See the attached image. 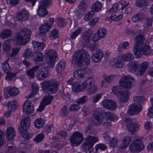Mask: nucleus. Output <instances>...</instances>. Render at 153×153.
I'll use <instances>...</instances> for the list:
<instances>
[{"label": "nucleus", "mask_w": 153, "mask_h": 153, "mask_svg": "<svg viewBox=\"0 0 153 153\" xmlns=\"http://www.w3.org/2000/svg\"><path fill=\"white\" fill-rule=\"evenodd\" d=\"M84 137L80 132L76 131L74 132L70 137V142L73 146L79 145L83 140Z\"/></svg>", "instance_id": "nucleus-9"}, {"label": "nucleus", "mask_w": 153, "mask_h": 153, "mask_svg": "<svg viewBox=\"0 0 153 153\" xmlns=\"http://www.w3.org/2000/svg\"><path fill=\"white\" fill-rule=\"evenodd\" d=\"M116 76L115 75H109L104 77V80L108 83H110L115 78Z\"/></svg>", "instance_id": "nucleus-57"}, {"label": "nucleus", "mask_w": 153, "mask_h": 153, "mask_svg": "<svg viewBox=\"0 0 153 153\" xmlns=\"http://www.w3.org/2000/svg\"><path fill=\"white\" fill-rule=\"evenodd\" d=\"M51 0H42L40 1L39 5L46 8L51 3Z\"/></svg>", "instance_id": "nucleus-49"}, {"label": "nucleus", "mask_w": 153, "mask_h": 153, "mask_svg": "<svg viewBox=\"0 0 153 153\" xmlns=\"http://www.w3.org/2000/svg\"><path fill=\"white\" fill-rule=\"evenodd\" d=\"M16 149L15 146H9L7 149L6 153H16Z\"/></svg>", "instance_id": "nucleus-61"}, {"label": "nucleus", "mask_w": 153, "mask_h": 153, "mask_svg": "<svg viewBox=\"0 0 153 153\" xmlns=\"http://www.w3.org/2000/svg\"><path fill=\"white\" fill-rule=\"evenodd\" d=\"M128 5V3L125 4L124 1H121L118 4L114 3L112 5L111 8L108 10V12L111 14V16L113 17L116 15V12L117 10H123Z\"/></svg>", "instance_id": "nucleus-10"}, {"label": "nucleus", "mask_w": 153, "mask_h": 153, "mask_svg": "<svg viewBox=\"0 0 153 153\" xmlns=\"http://www.w3.org/2000/svg\"><path fill=\"white\" fill-rule=\"evenodd\" d=\"M32 92L31 93L25 97L26 98L30 99L34 97L39 91V85L37 83H33L32 85Z\"/></svg>", "instance_id": "nucleus-25"}, {"label": "nucleus", "mask_w": 153, "mask_h": 153, "mask_svg": "<svg viewBox=\"0 0 153 153\" xmlns=\"http://www.w3.org/2000/svg\"><path fill=\"white\" fill-rule=\"evenodd\" d=\"M12 35V32L9 29H4L2 30L0 33V37L2 39L10 37Z\"/></svg>", "instance_id": "nucleus-28"}, {"label": "nucleus", "mask_w": 153, "mask_h": 153, "mask_svg": "<svg viewBox=\"0 0 153 153\" xmlns=\"http://www.w3.org/2000/svg\"><path fill=\"white\" fill-rule=\"evenodd\" d=\"M103 56V51L101 50H99L95 53L93 54L91 56V59L94 62H97L101 59Z\"/></svg>", "instance_id": "nucleus-20"}, {"label": "nucleus", "mask_w": 153, "mask_h": 153, "mask_svg": "<svg viewBox=\"0 0 153 153\" xmlns=\"http://www.w3.org/2000/svg\"><path fill=\"white\" fill-rule=\"evenodd\" d=\"M3 49L7 52L9 51L10 49V40H6L4 41L3 45Z\"/></svg>", "instance_id": "nucleus-51"}, {"label": "nucleus", "mask_w": 153, "mask_h": 153, "mask_svg": "<svg viewBox=\"0 0 153 153\" xmlns=\"http://www.w3.org/2000/svg\"><path fill=\"white\" fill-rule=\"evenodd\" d=\"M144 145L141 140L137 139L133 140L130 144L129 149L133 152H139L144 148Z\"/></svg>", "instance_id": "nucleus-8"}, {"label": "nucleus", "mask_w": 153, "mask_h": 153, "mask_svg": "<svg viewBox=\"0 0 153 153\" xmlns=\"http://www.w3.org/2000/svg\"><path fill=\"white\" fill-rule=\"evenodd\" d=\"M42 89L46 91L48 93L52 94L55 93L57 91L59 82L56 79H51L49 80H45L41 83Z\"/></svg>", "instance_id": "nucleus-4"}, {"label": "nucleus", "mask_w": 153, "mask_h": 153, "mask_svg": "<svg viewBox=\"0 0 153 153\" xmlns=\"http://www.w3.org/2000/svg\"><path fill=\"white\" fill-rule=\"evenodd\" d=\"M50 38L52 40L56 39L59 37V31L56 29H54L51 31L49 36Z\"/></svg>", "instance_id": "nucleus-42"}, {"label": "nucleus", "mask_w": 153, "mask_h": 153, "mask_svg": "<svg viewBox=\"0 0 153 153\" xmlns=\"http://www.w3.org/2000/svg\"><path fill=\"white\" fill-rule=\"evenodd\" d=\"M53 96L48 95L45 97L41 102L38 111H42L45 109V107L47 105L50 104L53 99Z\"/></svg>", "instance_id": "nucleus-12"}, {"label": "nucleus", "mask_w": 153, "mask_h": 153, "mask_svg": "<svg viewBox=\"0 0 153 153\" xmlns=\"http://www.w3.org/2000/svg\"><path fill=\"white\" fill-rule=\"evenodd\" d=\"M90 31V30H88L83 33L82 34L83 38L85 41H88L91 35V34L89 33Z\"/></svg>", "instance_id": "nucleus-64"}, {"label": "nucleus", "mask_w": 153, "mask_h": 153, "mask_svg": "<svg viewBox=\"0 0 153 153\" xmlns=\"http://www.w3.org/2000/svg\"><path fill=\"white\" fill-rule=\"evenodd\" d=\"M32 43L34 50L36 51H41L45 46V45L42 42H38L35 40H33Z\"/></svg>", "instance_id": "nucleus-26"}, {"label": "nucleus", "mask_w": 153, "mask_h": 153, "mask_svg": "<svg viewBox=\"0 0 153 153\" xmlns=\"http://www.w3.org/2000/svg\"><path fill=\"white\" fill-rule=\"evenodd\" d=\"M37 13L40 17H44L48 14L46 8L39 5L37 11Z\"/></svg>", "instance_id": "nucleus-31"}, {"label": "nucleus", "mask_w": 153, "mask_h": 153, "mask_svg": "<svg viewBox=\"0 0 153 153\" xmlns=\"http://www.w3.org/2000/svg\"><path fill=\"white\" fill-rule=\"evenodd\" d=\"M16 43L18 45H25L28 42H26L25 38H23V36L20 35V33L18 35L15 39Z\"/></svg>", "instance_id": "nucleus-29"}, {"label": "nucleus", "mask_w": 153, "mask_h": 153, "mask_svg": "<svg viewBox=\"0 0 153 153\" xmlns=\"http://www.w3.org/2000/svg\"><path fill=\"white\" fill-rule=\"evenodd\" d=\"M30 119L27 117L24 119L20 123L21 126L19 128V131L21 134V136L26 140H29L32 137L33 134L32 133L28 134L27 131L30 127Z\"/></svg>", "instance_id": "nucleus-5"}, {"label": "nucleus", "mask_w": 153, "mask_h": 153, "mask_svg": "<svg viewBox=\"0 0 153 153\" xmlns=\"http://www.w3.org/2000/svg\"><path fill=\"white\" fill-rule=\"evenodd\" d=\"M86 144L88 146L92 147L94 144L98 140L97 137L89 136L85 138Z\"/></svg>", "instance_id": "nucleus-24"}, {"label": "nucleus", "mask_w": 153, "mask_h": 153, "mask_svg": "<svg viewBox=\"0 0 153 153\" xmlns=\"http://www.w3.org/2000/svg\"><path fill=\"white\" fill-rule=\"evenodd\" d=\"M23 105V111L25 114H29L33 112L34 107L31 105V102L30 100H26Z\"/></svg>", "instance_id": "nucleus-16"}, {"label": "nucleus", "mask_w": 153, "mask_h": 153, "mask_svg": "<svg viewBox=\"0 0 153 153\" xmlns=\"http://www.w3.org/2000/svg\"><path fill=\"white\" fill-rule=\"evenodd\" d=\"M131 140V139L129 136L124 137L122 139L123 143L120 146V148L121 149H124L127 147Z\"/></svg>", "instance_id": "nucleus-23"}, {"label": "nucleus", "mask_w": 153, "mask_h": 153, "mask_svg": "<svg viewBox=\"0 0 153 153\" xmlns=\"http://www.w3.org/2000/svg\"><path fill=\"white\" fill-rule=\"evenodd\" d=\"M136 5L140 8L145 7L148 6L146 0H136Z\"/></svg>", "instance_id": "nucleus-40"}, {"label": "nucleus", "mask_w": 153, "mask_h": 153, "mask_svg": "<svg viewBox=\"0 0 153 153\" xmlns=\"http://www.w3.org/2000/svg\"><path fill=\"white\" fill-rule=\"evenodd\" d=\"M83 59V62L85 63L87 65L89 64L90 62L89 55L85 50L81 49L79 53L76 52L74 53L72 59V63L75 65L80 64L82 62Z\"/></svg>", "instance_id": "nucleus-3"}, {"label": "nucleus", "mask_w": 153, "mask_h": 153, "mask_svg": "<svg viewBox=\"0 0 153 153\" xmlns=\"http://www.w3.org/2000/svg\"><path fill=\"white\" fill-rule=\"evenodd\" d=\"M33 51L32 49L29 48L26 50L25 52L23 54V56L25 58H29L32 54Z\"/></svg>", "instance_id": "nucleus-53"}, {"label": "nucleus", "mask_w": 153, "mask_h": 153, "mask_svg": "<svg viewBox=\"0 0 153 153\" xmlns=\"http://www.w3.org/2000/svg\"><path fill=\"white\" fill-rule=\"evenodd\" d=\"M94 14V12L91 10L89 11L85 15L84 17V19L86 21H88L90 19Z\"/></svg>", "instance_id": "nucleus-62"}, {"label": "nucleus", "mask_w": 153, "mask_h": 153, "mask_svg": "<svg viewBox=\"0 0 153 153\" xmlns=\"http://www.w3.org/2000/svg\"><path fill=\"white\" fill-rule=\"evenodd\" d=\"M142 108L141 105L134 103L129 106L127 112L130 115H135L138 114L141 111Z\"/></svg>", "instance_id": "nucleus-14"}, {"label": "nucleus", "mask_w": 153, "mask_h": 153, "mask_svg": "<svg viewBox=\"0 0 153 153\" xmlns=\"http://www.w3.org/2000/svg\"><path fill=\"white\" fill-rule=\"evenodd\" d=\"M7 74L5 78L6 79L11 81L12 80L13 78H14L16 76L17 73H13L12 72H9L6 73Z\"/></svg>", "instance_id": "nucleus-59"}, {"label": "nucleus", "mask_w": 153, "mask_h": 153, "mask_svg": "<svg viewBox=\"0 0 153 153\" xmlns=\"http://www.w3.org/2000/svg\"><path fill=\"white\" fill-rule=\"evenodd\" d=\"M50 28L49 26H48V25H47L46 23L42 25L39 27L40 30V32L45 33L47 32L48 31Z\"/></svg>", "instance_id": "nucleus-48"}, {"label": "nucleus", "mask_w": 153, "mask_h": 153, "mask_svg": "<svg viewBox=\"0 0 153 153\" xmlns=\"http://www.w3.org/2000/svg\"><path fill=\"white\" fill-rule=\"evenodd\" d=\"M133 101L138 103V105H141L145 102V99L143 96H136L133 97Z\"/></svg>", "instance_id": "nucleus-43"}, {"label": "nucleus", "mask_w": 153, "mask_h": 153, "mask_svg": "<svg viewBox=\"0 0 153 153\" xmlns=\"http://www.w3.org/2000/svg\"><path fill=\"white\" fill-rule=\"evenodd\" d=\"M111 100L109 99H105L103 100L102 102V106L105 108L108 109L109 104H111L110 102Z\"/></svg>", "instance_id": "nucleus-60"}, {"label": "nucleus", "mask_w": 153, "mask_h": 153, "mask_svg": "<svg viewBox=\"0 0 153 153\" xmlns=\"http://www.w3.org/2000/svg\"><path fill=\"white\" fill-rule=\"evenodd\" d=\"M134 78L129 75H124L121 78L119 81L120 86L127 90L131 89L134 86L132 83L134 82Z\"/></svg>", "instance_id": "nucleus-6"}, {"label": "nucleus", "mask_w": 153, "mask_h": 153, "mask_svg": "<svg viewBox=\"0 0 153 153\" xmlns=\"http://www.w3.org/2000/svg\"><path fill=\"white\" fill-rule=\"evenodd\" d=\"M20 33L25 38L26 42L29 41L32 33L30 29L27 28H24L21 30Z\"/></svg>", "instance_id": "nucleus-18"}, {"label": "nucleus", "mask_w": 153, "mask_h": 153, "mask_svg": "<svg viewBox=\"0 0 153 153\" xmlns=\"http://www.w3.org/2000/svg\"><path fill=\"white\" fill-rule=\"evenodd\" d=\"M144 38L143 35H138L135 38L133 51L134 55L137 57H141L143 54L146 55L150 51L149 45L143 43Z\"/></svg>", "instance_id": "nucleus-2"}, {"label": "nucleus", "mask_w": 153, "mask_h": 153, "mask_svg": "<svg viewBox=\"0 0 153 153\" xmlns=\"http://www.w3.org/2000/svg\"><path fill=\"white\" fill-rule=\"evenodd\" d=\"M124 121L128 123L127 125V128L128 131L131 132L136 131L138 128L139 126L136 123H132V120L130 118H127L124 120Z\"/></svg>", "instance_id": "nucleus-15"}, {"label": "nucleus", "mask_w": 153, "mask_h": 153, "mask_svg": "<svg viewBox=\"0 0 153 153\" xmlns=\"http://www.w3.org/2000/svg\"><path fill=\"white\" fill-rule=\"evenodd\" d=\"M72 88V90L74 92H79L82 91L81 86L77 82L73 85Z\"/></svg>", "instance_id": "nucleus-44"}, {"label": "nucleus", "mask_w": 153, "mask_h": 153, "mask_svg": "<svg viewBox=\"0 0 153 153\" xmlns=\"http://www.w3.org/2000/svg\"><path fill=\"white\" fill-rule=\"evenodd\" d=\"M44 121L41 118L36 119L34 122L35 126L38 128L41 127L44 124Z\"/></svg>", "instance_id": "nucleus-46"}, {"label": "nucleus", "mask_w": 153, "mask_h": 153, "mask_svg": "<svg viewBox=\"0 0 153 153\" xmlns=\"http://www.w3.org/2000/svg\"><path fill=\"white\" fill-rule=\"evenodd\" d=\"M57 24L59 27H64L65 26L67 23L66 19L62 18H58L56 20Z\"/></svg>", "instance_id": "nucleus-38"}, {"label": "nucleus", "mask_w": 153, "mask_h": 153, "mask_svg": "<svg viewBox=\"0 0 153 153\" xmlns=\"http://www.w3.org/2000/svg\"><path fill=\"white\" fill-rule=\"evenodd\" d=\"M123 60L130 61L134 58L133 54L131 53H128L122 56Z\"/></svg>", "instance_id": "nucleus-45"}, {"label": "nucleus", "mask_w": 153, "mask_h": 153, "mask_svg": "<svg viewBox=\"0 0 153 153\" xmlns=\"http://www.w3.org/2000/svg\"><path fill=\"white\" fill-rule=\"evenodd\" d=\"M45 56L49 59L47 62L48 67L50 68L53 67L57 57V54L55 51L51 49L47 50L45 53Z\"/></svg>", "instance_id": "nucleus-7"}, {"label": "nucleus", "mask_w": 153, "mask_h": 153, "mask_svg": "<svg viewBox=\"0 0 153 153\" xmlns=\"http://www.w3.org/2000/svg\"><path fill=\"white\" fill-rule=\"evenodd\" d=\"M7 91L11 96H14L19 94V91L18 89L13 87L7 88Z\"/></svg>", "instance_id": "nucleus-32"}, {"label": "nucleus", "mask_w": 153, "mask_h": 153, "mask_svg": "<svg viewBox=\"0 0 153 153\" xmlns=\"http://www.w3.org/2000/svg\"><path fill=\"white\" fill-rule=\"evenodd\" d=\"M80 108V105L79 104L73 103L71 104L69 108V110L70 111H78Z\"/></svg>", "instance_id": "nucleus-56"}, {"label": "nucleus", "mask_w": 153, "mask_h": 153, "mask_svg": "<svg viewBox=\"0 0 153 153\" xmlns=\"http://www.w3.org/2000/svg\"><path fill=\"white\" fill-rule=\"evenodd\" d=\"M83 28L81 27H79L75 31L72 32L70 35V37L71 39H75L78 35H79L82 32Z\"/></svg>", "instance_id": "nucleus-35"}, {"label": "nucleus", "mask_w": 153, "mask_h": 153, "mask_svg": "<svg viewBox=\"0 0 153 153\" xmlns=\"http://www.w3.org/2000/svg\"><path fill=\"white\" fill-rule=\"evenodd\" d=\"M65 67V63L63 62H59L56 65V68L57 72L59 73L63 71Z\"/></svg>", "instance_id": "nucleus-37"}, {"label": "nucleus", "mask_w": 153, "mask_h": 153, "mask_svg": "<svg viewBox=\"0 0 153 153\" xmlns=\"http://www.w3.org/2000/svg\"><path fill=\"white\" fill-rule=\"evenodd\" d=\"M117 98L122 102H126L129 98L128 92V91L121 92L117 95Z\"/></svg>", "instance_id": "nucleus-19"}, {"label": "nucleus", "mask_w": 153, "mask_h": 153, "mask_svg": "<svg viewBox=\"0 0 153 153\" xmlns=\"http://www.w3.org/2000/svg\"><path fill=\"white\" fill-rule=\"evenodd\" d=\"M39 65H37L29 69L27 72V75L31 78L34 77L35 73L39 69Z\"/></svg>", "instance_id": "nucleus-33"}, {"label": "nucleus", "mask_w": 153, "mask_h": 153, "mask_svg": "<svg viewBox=\"0 0 153 153\" xmlns=\"http://www.w3.org/2000/svg\"><path fill=\"white\" fill-rule=\"evenodd\" d=\"M118 140L117 137H113L109 143L110 146L114 148L116 147L117 145Z\"/></svg>", "instance_id": "nucleus-52"}, {"label": "nucleus", "mask_w": 153, "mask_h": 153, "mask_svg": "<svg viewBox=\"0 0 153 153\" xmlns=\"http://www.w3.org/2000/svg\"><path fill=\"white\" fill-rule=\"evenodd\" d=\"M9 59L4 61L1 65V68L5 73H7L10 70V66L8 64Z\"/></svg>", "instance_id": "nucleus-41"}, {"label": "nucleus", "mask_w": 153, "mask_h": 153, "mask_svg": "<svg viewBox=\"0 0 153 153\" xmlns=\"http://www.w3.org/2000/svg\"><path fill=\"white\" fill-rule=\"evenodd\" d=\"M97 90V88L96 86H90L86 90V94L89 95L93 94L96 92Z\"/></svg>", "instance_id": "nucleus-39"}, {"label": "nucleus", "mask_w": 153, "mask_h": 153, "mask_svg": "<svg viewBox=\"0 0 153 153\" xmlns=\"http://www.w3.org/2000/svg\"><path fill=\"white\" fill-rule=\"evenodd\" d=\"M16 135L15 131L12 127H9L7 128L6 131V138L8 140H12L14 137Z\"/></svg>", "instance_id": "nucleus-21"}, {"label": "nucleus", "mask_w": 153, "mask_h": 153, "mask_svg": "<svg viewBox=\"0 0 153 153\" xmlns=\"http://www.w3.org/2000/svg\"><path fill=\"white\" fill-rule=\"evenodd\" d=\"M50 73V71L48 67H42L39 71L37 73L36 77L39 80H42L47 78Z\"/></svg>", "instance_id": "nucleus-13"}, {"label": "nucleus", "mask_w": 153, "mask_h": 153, "mask_svg": "<svg viewBox=\"0 0 153 153\" xmlns=\"http://www.w3.org/2000/svg\"><path fill=\"white\" fill-rule=\"evenodd\" d=\"M60 110L61 115L62 116H67L68 115V111L66 106L63 107Z\"/></svg>", "instance_id": "nucleus-63"}, {"label": "nucleus", "mask_w": 153, "mask_h": 153, "mask_svg": "<svg viewBox=\"0 0 153 153\" xmlns=\"http://www.w3.org/2000/svg\"><path fill=\"white\" fill-rule=\"evenodd\" d=\"M129 48V43L128 42H124L123 43H120L118 47V50L120 51L122 49H125Z\"/></svg>", "instance_id": "nucleus-50"}, {"label": "nucleus", "mask_w": 153, "mask_h": 153, "mask_svg": "<svg viewBox=\"0 0 153 153\" xmlns=\"http://www.w3.org/2000/svg\"><path fill=\"white\" fill-rule=\"evenodd\" d=\"M124 60L121 56H120L117 58L114 61L115 66L118 68H121L123 66Z\"/></svg>", "instance_id": "nucleus-34"}, {"label": "nucleus", "mask_w": 153, "mask_h": 153, "mask_svg": "<svg viewBox=\"0 0 153 153\" xmlns=\"http://www.w3.org/2000/svg\"><path fill=\"white\" fill-rule=\"evenodd\" d=\"M29 16L28 11L23 9L18 13L16 18L19 21H25L28 18Z\"/></svg>", "instance_id": "nucleus-17"}, {"label": "nucleus", "mask_w": 153, "mask_h": 153, "mask_svg": "<svg viewBox=\"0 0 153 153\" xmlns=\"http://www.w3.org/2000/svg\"><path fill=\"white\" fill-rule=\"evenodd\" d=\"M107 148V147L103 143L97 144L95 147L96 151L97 152L99 149L101 151H105Z\"/></svg>", "instance_id": "nucleus-58"}, {"label": "nucleus", "mask_w": 153, "mask_h": 153, "mask_svg": "<svg viewBox=\"0 0 153 153\" xmlns=\"http://www.w3.org/2000/svg\"><path fill=\"white\" fill-rule=\"evenodd\" d=\"M138 65V62L135 61L129 63L127 65L128 71L131 72L136 71L137 69Z\"/></svg>", "instance_id": "nucleus-27"}, {"label": "nucleus", "mask_w": 153, "mask_h": 153, "mask_svg": "<svg viewBox=\"0 0 153 153\" xmlns=\"http://www.w3.org/2000/svg\"><path fill=\"white\" fill-rule=\"evenodd\" d=\"M33 61L35 64L42 65L43 64L44 55L40 51L34 52L32 55Z\"/></svg>", "instance_id": "nucleus-11"}, {"label": "nucleus", "mask_w": 153, "mask_h": 153, "mask_svg": "<svg viewBox=\"0 0 153 153\" xmlns=\"http://www.w3.org/2000/svg\"><path fill=\"white\" fill-rule=\"evenodd\" d=\"M102 7L101 3L98 1H97L92 6V11L94 12H97L101 9Z\"/></svg>", "instance_id": "nucleus-36"}, {"label": "nucleus", "mask_w": 153, "mask_h": 153, "mask_svg": "<svg viewBox=\"0 0 153 153\" xmlns=\"http://www.w3.org/2000/svg\"><path fill=\"white\" fill-rule=\"evenodd\" d=\"M149 63L147 62H144L140 64V67L137 72V74L142 75L149 67Z\"/></svg>", "instance_id": "nucleus-22"}, {"label": "nucleus", "mask_w": 153, "mask_h": 153, "mask_svg": "<svg viewBox=\"0 0 153 153\" xmlns=\"http://www.w3.org/2000/svg\"><path fill=\"white\" fill-rule=\"evenodd\" d=\"M44 138V135L43 134L40 133L38 134L34 139V141L37 143H39L42 141Z\"/></svg>", "instance_id": "nucleus-55"}, {"label": "nucleus", "mask_w": 153, "mask_h": 153, "mask_svg": "<svg viewBox=\"0 0 153 153\" xmlns=\"http://www.w3.org/2000/svg\"><path fill=\"white\" fill-rule=\"evenodd\" d=\"M143 17V15L141 13H138L133 16L131 18L132 21L135 22H139Z\"/></svg>", "instance_id": "nucleus-47"}, {"label": "nucleus", "mask_w": 153, "mask_h": 153, "mask_svg": "<svg viewBox=\"0 0 153 153\" xmlns=\"http://www.w3.org/2000/svg\"><path fill=\"white\" fill-rule=\"evenodd\" d=\"M85 71L82 69L75 71L74 72V77L77 79H83L84 77Z\"/></svg>", "instance_id": "nucleus-30"}, {"label": "nucleus", "mask_w": 153, "mask_h": 153, "mask_svg": "<svg viewBox=\"0 0 153 153\" xmlns=\"http://www.w3.org/2000/svg\"><path fill=\"white\" fill-rule=\"evenodd\" d=\"M88 100L87 97L85 95L78 99L75 102L79 104H83L87 101Z\"/></svg>", "instance_id": "nucleus-54"}, {"label": "nucleus", "mask_w": 153, "mask_h": 153, "mask_svg": "<svg viewBox=\"0 0 153 153\" xmlns=\"http://www.w3.org/2000/svg\"><path fill=\"white\" fill-rule=\"evenodd\" d=\"M93 117L92 123L96 126L101 124L106 126H109L111 120H115L112 114L108 112L102 114L101 111L97 109L95 110Z\"/></svg>", "instance_id": "nucleus-1"}]
</instances>
